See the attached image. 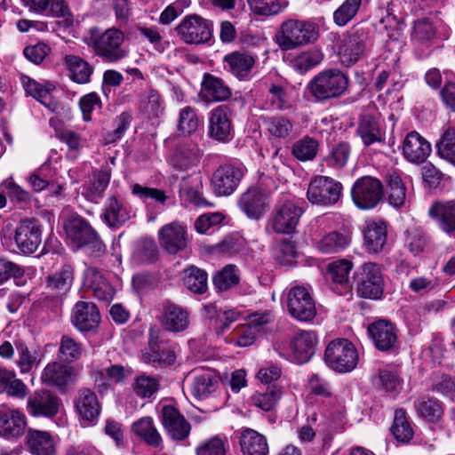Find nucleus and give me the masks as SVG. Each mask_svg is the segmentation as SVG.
Segmentation results:
<instances>
[{"label": "nucleus", "instance_id": "nucleus-20", "mask_svg": "<svg viewBox=\"0 0 455 455\" xmlns=\"http://www.w3.org/2000/svg\"><path fill=\"white\" fill-rule=\"evenodd\" d=\"M238 206L249 219L259 220L269 207V193L259 188H249L241 195Z\"/></svg>", "mask_w": 455, "mask_h": 455}, {"label": "nucleus", "instance_id": "nucleus-25", "mask_svg": "<svg viewBox=\"0 0 455 455\" xmlns=\"http://www.w3.org/2000/svg\"><path fill=\"white\" fill-rule=\"evenodd\" d=\"M256 57L249 52H234L224 59V68L239 80H247L255 65Z\"/></svg>", "mask_w": 455, "mask_h": 455}, {"label": "nucleus", "instance_id": "nucleus-16", "mask_svg": "<svg viewBox=\"0 0 455 455\" xmlns=\"http://www.w3.org/2000/svg\"><path fill=\"white\" fill-rule=\"evenodd\" d=\"M15 243L19 250L25 254L35 252L42 243V229L38 220H23L15 231Z\"/></svg>", "mask_w": 455, "mask_h": 455}, {"label": "nucleus", "instance_id": "nucleus-31", "mask_svg": "<svg viewBox=\"0 0 455 455\" xmlns=\"http://www.w3.org/2000/svg\"><path fill=\"white\" fill-rule=\"evenodd\" d=\"M352 268V262L346 259L337 260L329 265L331 289L339 295L351 293L352 284L349 280V274Z\"/></svg>", "mask_w": 455, "mask_h": 455}, {"label": "nucleus", "instance_id": "nucleus-39", "mask_svg": "<svg viewBox=\"0 0 455 455\" xmlns=\"http://www.w3.org/2000/svg\"><path fill=\"white\" fill-rule=\"evenodd\" d=\"M387 199L394 208H402L407 202V189L401 176L396 172L386 175Z\"/></svg>", "mask_w": 455, "mask_h": 455}, {"label": "nucleus", "instance_id": "nucleus-35", "mask_svg": "<svg viewBox=\"0 0 455 455\" xmlns=\"http://www.w3.org/2000/svg\"><path fill=\"white\" fill-rule=\"evenodd\" d=\"M364 244L370 252L381 251L387 240V224L383 221H369L364 229Z\"/></svg>", "mask_w": 455, "mask_h": 455}, {"label": "nucleus", "instance_id": "nucleus-64", "mask_svg": "<svg viewBox=\"0 0 455 455\" xmlns=\"http://www.w3.org/2000/svg\"><path fill=\"white\" fill-rule=\"evenodd\" d=\"M198 127V118L191 107L180 109L178 119V131L183 135H190Z\"/></svg>", "mask_w": 455, "mask_h": 455}, {"label": "nucleus", "instance_id": "nucleus-53", "mask_svg": "<svg viewBox=\"0 0 455 455\" xmlns=\"http://www.w3.org/2000/svg\"><path fill=\"white\" fill-rule=\"evenodd\" d=\"M391 432L400 443H408L413 436V430L409 422L405 411L398 409L395 411Z\"/></svg>", "mask_w": 455, "mask_h": 455}, {"label": "nucleus", "instance_id": "nucleus-2", "mask_svg": "<svg viewBox=\"0 0 455 455\" xmlns=\"http://www.w3.org/2000/svg\"><path fill=\"white\" fill-rule=\"evenodd\" d=\"M318 36L319 28L315 23L291 19L281 24L276 43L281 50L291 51L315 43Z\"/></svg>", "mask_w": 455, "mask_h": 455}, {"label": "nucleus", "instance_id": "nucleus-62", "mask_svg": "<svg viewBox=\"0 0 455 455\" xmlns=\"http://www.w3.org/2000/svg\"><path fill=\"white\" fill-rule=\"evenodd\" d=\"M239 283L237 269L233 265L225 267L213 276V283L219 291H227Z\"/></svg>", "mask_w": 455, "mask_h": 455}, {"label": "nucleus", "instance_id": "nucleus-3", "mask_svg": "<svg viewBox=\"0 0 455 455\" xmlns=\"http://www.w3.org/2000/svg\"><path fill=\"white\" fill-rule=\"evenodd\" d=\"M347 86V76L337 68L320 72L308 84V89L317 101L338 98L345 93Z\"/></svg>", "mask_w": 455, "mask_h": 455}, {"label": "nucleus", "instance_id": "nucleus-33", "mask_svg": "<svg viewBox=\"0 0 455 455\" xmlns=\"http://www.w3.org/2000/svg\"><path fill=\"white\" fill-rule=\"evenodd\" d=\"M21 83L27 95L35 98L52 112L58 108V102L51 94L54 89L52 84H41L28 76H22Z\"/></svg>", "mask_w": 455, "mask_h": 455}, {"label": "nucleus", "instance_id": "nucleus-24", "mask_svg": "<svg viewBox=\"0 0 455 455\" xmlns=\"http://www.w3.org/2000/svg\"><path fill=\"white\" fill-rule=\"evenodd\" d=\"M403 155L411 163L421 164L431 153V145L419 132H409L403 141Z\"/></svg>", "mask_w": 455, "mask_h": 455}, {"label": "nucleus", "instance_id": "nucleus-11", "mask_svg": "<svg viewBox=\"0 0 455 455\" xmlns=\"http://www.w3.org/2000/svg\"><path fill=\"white\" fill-rule=\"evenodd\" d=\"M286 305L290 315L301 322L311 321L316 315L315 300L304 286H295L288 291Z\"/></svg>", "mask_w": 455, "mask_h": 455}, {"label": "nucleus", "instance_id": "nucleus-27", "mask_svg": "<svg viewBox=\"0 0 455 455\" xmlns=\"http://www.w3.org/2000/svg\"><path fill=\"white\" fill-rule=\"evenodd\" d=\"M74 280V269L71 265L64 264L60 270L47 275L45 291L48 296L62 297L71 288Z\"/></svg>", "mask_w": 455, "mask_h": 455}, {"label": "nucleus", "instance_id": "nucleus-30", "mask_svg": "<svg viewBox=\"0 0 455 455\" xmlns=\"http://www.w3.org/2000/svg\"><path fill=\"white\" fill-rule=\"evenodd\" d=\"M102 218L110 228H120L130 220V211L124 201L118 196H108L104 204Z\"/></svg>", "mask_w": 455, "mask_h": 455}, {"label": "nucleus", "instance_id": "nucleus-44", "mask_svg": "<svg viewBox=\"0 0 455 455\" xmlns=\"http://www.w3.org/2000/svg\"><path fill=\"white\" fill-rule=\"evenodd\" d=\"M4 392L11 396L23 399L28 394V387L21 379H17L14 371L0 368V394Z\"/></svg>", "mask_w": 455, "mask_h": 455}, {"label": "nucleus", "instance_id": "nucleus-61", "mask_svg": "<svg viewBox=\"0 0 455 455\" xmlns=\"http://www.w3.org/2000/svg\"><path fill=\"white\" fill-rule=\"evenodd\" d=\"M59 352L65 361L75 362L82 356L83 345L72 337L63 335L60 339Z\"/></svg>", "mask_w": 455, "mask_h": 455}, {"label": "nucleus", "instance_id": "nucleus-50", "mask_svg": "<svg viewBox=\"0 0 455 455\" xmlns=\"http://www.w3.org/2000/svg\"><path fill=\"white\" fill-rule=\"evenodd\" d=\"M414 407L418 414L429 422H437L443 413L441 403L428 396H423L415 401Z\"/></svg>", "mask_w": 455, "mask_h": 455}, {"label": "nucleus", "instance_id": "nucleus-12", "mask_svg": "<svg viewBox=\"0 0 455 455\" xmlns=\"http://www.w3.org/2000/svg\"><path fill=\"white\" fill-rule=\"evenodd\" d=\"M303 214L301 207L291 201H286L276 207L269 219V225L277 234H292Z\"/></svg>", "mask_w": 455, "mask_h": 455}, {"label": "nucleus", "instance_id": "nucleus-14", "mask_svg": "<svg viewBox=\"0 0 455 455\" xmlns=\"http://www.w3.org/2000/svg\"><path fill=\"white\" fill-rule=\"evenodd\" d=\"M244 174V168L232 164L220 166L212 174L211 186L218 196H228L237 188Z\"/></svg>", "mask_w": 455, "mask_h": 455}, {"label": "nucleus", "instance_id": "nucleus-1", "mask_svg": "<svg viewBox=\"0 0 455 455\" xmlns=\"http://www.w3.org/2000/svg\"><path fill=\"white\" fill-rule=\"evenodd\" d=\"M84 42L104 62L116 63L125 59L129 54V51L124 47V32L115 27L104 31L92 27L89 29Z\"/></svg>", "mask_w": 455, "mask_h": 455}, {"label": "nucleus", "instance_id": "nucleus-40", "mask_svg": "<svg viewBox=\"0 0 455 455\" xmlns=\"http://www.w3.org/2000/svg\"><path fill=\"white\" fill-rule=\"evenodd\" d=\"M202 94L205 100L222 101L229 98L231 92L220 78L205 74L202 82Z\"/></svg>", "mask_w": 455, "mask_h": 455}, {"label": "nucleus", "instance_id": "nucleus-8", "mask_svg": "<svg viewBox=\"0 0 455 455\" xmlns=\"http://www.w3.org/2000/svg\"><path fill=\"white\" fill-rule=\"evenodd\" d=\"M143 361L154 367L165 368L175 363L177 347L160 338V331L149 329L148 346L142 354Z\"/></svg>", "mask_w": 455, "mask_h": 455}, {"label": "nucleus", "instance_id": "nucleus-19", "mask_svg": "<svg viewBox=\"0 0 455 455\" xmlns=\"http://www.w3.org/2000/svg\"><path fill=\"white\" fill-rule=\"evenodd\" d=\"M232 109L228 105L215 108L209 118V135L220 142L229 141L233 135Z\"/></svg>", "mask_w": 455, "mask_h": 455}, {"label": "nucleus", "instance_id": "nucleus-58", "mask_svg": "<svg viewBox=\"0 0 455 455\" xmlns=\"http://www.w3.org/2000/svg\"><path fill=\"white\" fill-rule=\"evenodd\" d=\"M317 150V140L310 137H304L293 144L291 152L299 161H310L316 156Z\"/></svg>", "mask_w": 455, "mask_h": 455}, {"label": "nucleus", "instance_id": "nucleus-10", "mask_svg": "<svg viewBox=\"0 0 455 455\" xmlns=\"http://www.w3.org/2000/svg\"><path fill=\"white\" fill-rule=\"evenodd\" d=\"M351 196L359 209L371 210L382 201L383 185L377 178L363 176L354 183Z\"/></svg>", "mask_w": 455, "mask_h": 455}, {"label": "nucleus", "instance_id": "nucleus-37", "mask_svg": "<svg viewBox=\"0 0 455 455\" xmlns=\"http://www.w3.org/2000/svg\"><path fill=\"white\" fill-rule=\"evenodd\" d=\"M72 367L60 362H53L44 367L41 379L48 386L62 387L72 380Z\"/></svg>", "mask_w": 455, "mask_h": 455}, {"label": "nucleus", "instance_id": "nucleus-41", "mask_svg": "<svg viewBox=\"0 0 455 455\" xmlns=\"http://www.w3.org/2000/svg\"><path fill=\"white\" fill-rule=\"evenodd\" d=\"M132 431L147 444L155 448L162 447L163 438L151 417H143L135 421L132 424Z\"/></svg>", "mask_w": 455, "mask_h": 455}, {"label": "nucleus", "instance_id": "nucleus-9", "mask_svg": "<svg viewBox=\"0 0 455 455\" xmlns=\"http://www.w3.org/2000/svg\"><path fill=\"white\" fill-rule=\"evenodd\" d=\"M385 281L379 265L364 263L356 276V292L361 298L379 299L384 292Z\"/></svg>", "mask_w": 455, "mask_h": 455}, {"label": "nucleus", "instance_id": "nucleus-51", "mask_svg": "<svg viewBox=\"0 0 455 455\" xmlns=\"http://www.w3.org/2000/svg\"><path fill=\"white\" fill-rule=\"evenodd\" d=\"M282 395L281 389L275 385L267 386L265 389L257 391L251 397L255 406L265 411L272 410Z\"/></svg>", "mask_w": 455, "mask_h": 455}, {"label": "nucleus", "instance_id": "nucleus-46", "mask_svg": "<svg viewBox=\"0 0 455 455\" xmlns=\"http://www.w3.org/2000/svg\"><path fill=\"white\" fill-rule=\"evenodd\" d=\"M207 273L197 267L191 266L183 271V283L195 294H203L207 291Z\"/></svg>", "mask_w": 455, "mask_h": 455}, {"label": "nucleus", "instance_id": "nucleus-54", "mask_svg": "<svg viewBox=\"0 0 455 455\" xmlns=\"http://www.w3.org/2000/svg\"><path fill=\"white\" fill-rule=\"evenodd\" d=\"M159 387L157 378L144 373L138 376L132 385L135 395L142 399L151 398L158 392Z\"/></svg>", "mask_w": 455, "mask_h": 455}, {"label": "nucleus", "instance_id": "nucleus-34", "mask_svg": "<svg viewBox=\"0 0 455 455\" xmlns=\"http://www.w3.org/2000/svg\"><path fill=\"white\" fill-rule=\"evenodd\" d=\"M26 426V417L17 410L0 411V435L5 438L20 436Z\"/></svg>", "mask_w": 455, "mask_h": 455}, {"label": "nucleus", "instance_id": "nucleus-49", "mask_svg": "<svg viewBox=\"0 0 455 455\" xmlns=\"http://www.w3.org/2000/svg\"><path fill=\"white\" fill-rule=\"evenodd\" d=\"M140 111L148 118H157L163 113L161 97L157 91L149 89L140 96Z\"/></svg>", "mask_w": 455, "mask_h": 455}, {"label": "nucleus", "instance_id": "nucleus-23", "mask_svg": "<svg viewBox=\"0 0 455 455\" xmlns=\"http://www.w3.org/2000/svg\"><path fill=\"white\" fill-rule=\"evenodd\" d=\"M368 334L377 349L390 351L397 343V331L395 326L387 320H377L369 324Z\"/></svg>", "mask_w": 455, "mask_h": 455}, {"label": "nucleus", "instance_id": "nucleus-7", "mask_svg": "<svg viewBox=\"0 0 455 455\" xmlns=\"http://www.w3.org/2000/svg\"><path fill=\"white\" fill-rule=\"evenodd\" d=\"M342 184L328 176H315L308 184L307 199L315 205L329 207L336 204L342 196Z\"/></svg>", "mask_w": 455, "mask_h": 455}, {"label": "nucleus", "instance_id": "nucleus-48", "mask_svg": "<svg viewBox=\"0 0 455 455\" xmlns=\"http://www.w3.org/2000/svg\"><path fill=\"white\" fill-rule=\"evenodd\" d=\"M429 213L437 219L443 231L449 233L455 230V204L451 202L435 204L430 208Z\"/></svg>", "mask_w": 455, "mask_h": 455}, {"label": "nucleus", "instance_id": "nucleus-47", "mask_svg": "<svg viewBox=\"0 0 455 455\" xmlns=\"http://www.w3.org/2000/svg\"><path fill=\"white\" fill-rule=\"evenodd\" d=\"M64 60L74 82L77 84L89 83L92 68L87 61L75 55H66Z\"/></svg>", "mask_w": 455, "mask_h": 455}, {"label": "nucleus", "instance_id": "nucleus-56", "mask_svg": "<svg viewBox=\"0 0 455 455\" xmlns=\"http://www.w3.org/2000/svg\"><path fill=\"white\" fill-rule=\"evenodd\" d=\"M363 0H345L333 12V20L338 26H345L358 13Z\"/></svg>", "mask_w": 455, "mask_h": 455}, {"label": "nucleus", "instance_id": "nucleus-5", "mask_svg": "<svg viewBox=\"0 0 455 455\" xmlns=\"http://www.w3.org/2000/svg\"><path fill=\"white\" fill-rule=\"evenodd\" d=\"M67 237L76 247L86 246L97 255L102 254L106 246L91 225L79 215L69 216L64 223Z\"/></svg>", "mask_w": 455, "mask_h": 455}, {"label": "nucleus", "instance_id": "nucleus-32", "mask_svg": "<svg viewBox=\"0 0 455 455\" xmlns=\"http://www.w3.org/2000/svg\"><path fill=\"white\" fill-rule=\"evenodd\" d=\"M356 133L365 147L384 143V132L379 119L371 114H363L358 120Z\"/></svg>", "mask_w": 455, "mask_h": 455}, {"label": "nucleus", "instance_id": "nucleus-4", "mask_svg": "<svg viewBox=\"0 0 455 455\" xmlns=\"http://www.w3.org/2000/svg\"><path fill=\"white\" fill-rule=\"evenodd\" d=\"M323 358L327 366L334 371L347 373L356 367L359 355L350 340L336 339L327 345Z\"/></svg>", "mask_w": 455, "mask_h": 455}, {"label": "nucleus", "instance_id": "nucleus-55", "mask_svg": "<svg viewBox=\"0 0 455 455\" xmlns=\"http://www.w3.org/2000/svg\"><path fill=\"white\" fill-rule=\"evenodd\" d=\"M371 382L377 388L387 392H393L401 385L398 375L392 370L385 368L379 369L371 376Z\"/></svg>", "mask_w": 455, "mask_h": 455}, {"label": "nucleus", "instance_id": "nucleus-57", "mask_svg": "<svg viewBox=\"0 0 455 455\" xmlns=\"http://www.w3.org/2000/svg\"><path fill=\"white\" fill-rule=\"evenodd\" d=\"M323 60L319 50H311L299 53L292 60V68L299 74H305Z\"/></svg>", "mask_w": 455, "mask_h": 455}, {"label": "nucleus", "instance_id": "nucleus-63", "mask_svg": "<svg viewBox=\"0 0 455 455\" xmlns=\"http://www.w3.org/2000/svg\"><path fill=\"white\" fill-rule=\"evenodd\" d=\"M269 133L278 139H286L292 132L291 122L283 116H273L265 121Z\"/></svg>", "mask_w": 455, "mask_h": 455}, {"label": "nucleus", "instance_id": "nucleus-60", "mask_svg": "<svg viewBox=\"0 0 455 455\" xmlns=\"http://www.w3.org/2000/svg\"><path fill=\"white\" fill-rule=\"evenodd\" d=\"M438 155L455 164V130L448 128L436 144Z\"/></svg>", "mask_w": 455, "mask_h": 455}, {"label": "nucleus", "instance_id": "nucleus-22", "mask_svg": "<svg viewBox=\"0 0 455 455\" xmlns=\"http://www.w3.org/2000/svg\"><path fill=\"white\" fill-rule=\"evenodd\" d=\"M161 421L172 440L183 441L189 435L191 426L175 407L172 405L163 406Z\"/></svg>", "mask_w": 455, "mask_h": 455}, {"label": "nucleus", "instance_id": "nucleus-26", "mask_svg": "<svg viewBox=\"0 0 455 455\" xmlns=\"http://www.w3.org/2000/svg\"><path fill=\"white\" fill-rule=\"evenodd\" d=\"M160 245L171 254H176L187 246V234L185 228L179 223L172 222L164 226L159 231Z\"/></svg>", "mask_w": 455, "mask_h": 455}, {"label": "nucleus", "instance_id": "nucleus-18", "mask_svg": "<svg viewBox=\"0 0 455 455\" xmlns=\"http://www.w3.org/2000/svg\"><path fill=\"white\" fill-rule=\"evenodd\" d=\"M71 323L80 332L95 331L100 323V314L97 306L88 300L77 301L71 312Z\"/></svg>", "mask_w": 455, "mask_h": 455}, {"label": "nucleus", "instance_id": "nucleus-28", "mask_svg": "<svg viewBox=\"0 0 455 455\" xmlns=\"http://www.w3.org/2000/svg\"><path fill=\"white\" fill-rule=\"evenodd\" d=\"M84 284L92 291L94 297L100 301L108 303L113 299L116 293L114 287L104 275L93 267L85 270Z\"/></svg>", "mask_w": 455, "mask_h": 455}, {"label": "nucleus", "instance_id": "nucleus-29", "mask_svg": "<svg viewBox=\"0 0 455 455\" xmlns=\"http://www.w3.org/2000/svg\"><path fill=\"white\" fill-rule=\"evenodd\" d=\"M317 336L314 331H303L298 332L291 342L293 360L298 363L308 362L315 352Z\"/></svg>", "mask_w": 455, "mask_h": 455}, {"label": "nucleus", "instance_id": "nucleus-45", "mask_svg": "<svg viewBox=\"0 0 455 455\" xmlns=\"http://www.w3.org/2000/svg\"><path fill=\"white\" fill-rule=\"evenodd\" d=\"M200 160V152L196 147L183 145L176 148L171 164L177 170L187 171L196 166Z\"/></svg>", "mask_w": 455, "mask_h": 455}, {"label": "nucleus", "instance_id": "nucleus-52", "mask_svg": "<svg viewBox=\"0 0 455 455\" xmlns=\"http://www.w3.org/2000/svg\"><path fill=\"white\" fill-rule=\"evenodd\" d=\"M251 11L259 16H273L282 12L287 6L286 0H247Z\"/></svg>", "mask_w": 455, "mask_h": 455}, {"label": "nucleus", "instance_id": "nucleus-6", "mask_svg": "<svg viewBox=\"0 0 455 455\" xmlns=\"http://www.w3.org/2000/svg\"><path fill=\"white\" fill-rule=\"evenodd\" d=\"M371 45V28L357 26L352 28L342 39L339 56L341 63L347 67L356 63Z\"/></svg>", "mask_w": 455, "mask_h": 455}, {"label": "nucleus", "instance_id": "nucleus-15", "mask_svg": "<svg viewBox=\"0 0 455 455\" xmlns=\"http://www.w3.org/2000/svg\"><path fill=\"white\" fill-rule=\"evenodd\" d=\"M157 319L164 330L172 333L184 331L190 324L188 310L170 300L162 303Z\"/></svg>", "mask_w": 455, "mask_h": 455}, {"label": "nucleus", "instance_id": "nucleus-43", "mask_svg": "<svg viewBox=\"0 0 455 455\" xmlns=\"http://www.w3.org/2000/svg\"><path fill=\"white\" fill-rule=\"evenodd\" d=\"M217 385V378L212 371H196L191 384V393L195 397L204 399L215 391Z\"/></svg>", "mask_w": 455, "mask_h": 455}, {"label": "nucleus", "instance_id": "nucleus-38", "mask_svg": "<svg viewBox=\"0 0 455 455\" xmlns=\"http://www.w3.org/2000/svg\"><path fill=\"white\" fill-rule=\"evenodd\" d=\"M240 446L243 455H267L269 451L267 438L251 428L243 431Z\"/></svg>", "mask_w": 455, "mask_h": 455}, {"label": "nucleus", "instance_id": "nucleus-42", "mask_svg": "<svg viewBox=\"0 0 455 455\" xmlns=\"http://www.w3.org/2000/svg\"><path fill=\"white\" fill-rule=\"evenodd\" d=\"M351 238L347 234L332 231L323 235L316 242V249L323 254L339 253L350 243Z\"/></svg>", "mask_w": 455, "mask_h": 455}, {"label": "nucleus", "instance_id": "nucleus-36", "mask_svg": "<svg viewBox=\"0 0 455 455\" xmlns=\"http://www.w3.org/2000/svg\"><path fill=\"white\" fill-rule=\"evenodd\" d=\"M27 445L33 455H54L56 449L52 435L47 431L28 429Z\"/></svg>", "mask_w": 455, "mask_h": 455}, {"label": "nucleus", "instance_id": "nucleus-21", "mask_svg": "<svg viewBox=\"0 0 455 455\" xmlns=\"http://www.w3.org/2000/svg\"><path fill=\"white\" fill-rule=\"evenodd\" d=\"M74 405L80 420L87 425H94L100 414L101 406L97 395L89 388H82L77 392Z\"/></svg>", "mask_w": 455, "mask_h": 455}, {"label": "nucleus", "instance_id": "nucleus-59", "mask_svg": "<svg viewBox=\"0 0 455 455\" xmlns=\"http://www.w3.org/2000/svg\"><path fill=\"white\" fill-rule=\"evenodd\" d=\"M131 189L133 196L139 197L144 202L148 199H151L160 205H164L169 199L165 191L156 188L144 187L136 183L131 186Z\"/></svg>", "mask_w": 455, "mask_h": 455}, {"label": "nucleus", "instance_id": "nucleus-17", "mask_svg": "<svg viewBox=\"0 0 455 455\" xmlns=\"http://www.w3.org/2000/svg\"><path fill=\"white\" fill-rule=\"evenodd\" d=\"M60 400L49 390L35 391L27 401L28 412L36 418H52L59 412Z\"/></svg>", "mask_w": 455, "mask_h": 455}, {"label": "nucleus", "instance_id": "nucleus-13", "mask_svg": "<svg viewBox=\"0 0 455 455\" xmlns=\"http://www.w3.org/2000/svg\"><path fill=\"white\" fill-rule=\"evenodd\" d=\"M178 35L187 44H202L212 37V23L199 15L186 16L176 28Z\"/></svg>", "mask_w": 455, "mask_h": 455}]
</instances>
